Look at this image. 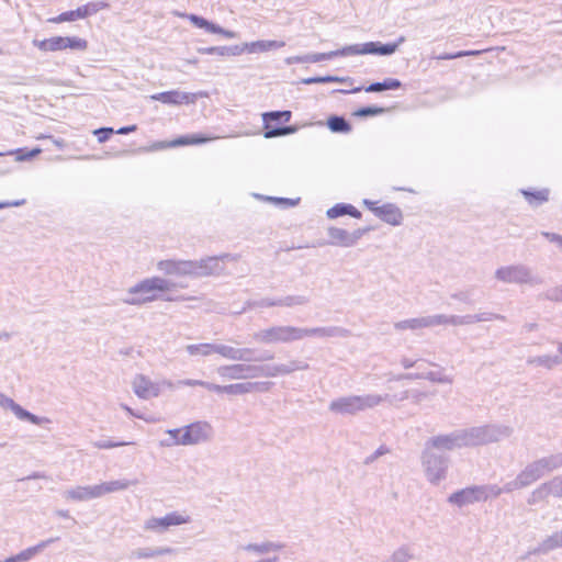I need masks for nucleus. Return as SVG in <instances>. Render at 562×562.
Instances as JSON below:
<instances>
[{
	"instance_id": "nucleus-1",
	"label": "nucleus",
	"mask_w": 562,
	"mask_h": 562,
	"mask_svg": "<svg viewBox=\"0 0 562 562\" xmlns=\"http://www.w3.org/2000/svg\"><path fill=\"white\" fill-rule=\"evenodd\" d=\"M308 368V363L303 360H290L288 363L278 364L234 363L217 367L216 373L224 380H247L259 376L277 378Z\"/></svg>"
},
{
	"instance_id": "nucleus-2",
	"label": "nucleus",
	"mask_w": 562,
	"mask_h": 562,
	"mask_svg": "<svg viewBox=\"0 0 562 562\" xmlns=\"http://www.w3.org/2000/svg\"><path fill=\"white\" fill-rule=\"evenodd\" d=\"M383 402H391L390 394H351L333 400L329 403L328 409L336 415L355 416L368 409H372Z\"/></svg>"
},
{
	"instance_id": "nucleus-3",
	"label": "nucleus",
	"mask_w": 562,
	"mask_h": 562,
	"mask_svg": "<svg viewBox=\"0 0 562 562\" xmlns=\"http://www.w3.org/2000/svg\"><path fill=\"white\" fill-rule=\"evenodd\" d=\"M464 448L483 446L508 438L513 428L506 425L488 424L460 429Z\"/></svg>"
},
{
	"instance_id": "nucleus-4",
	"label": "nucleus",
	"mask_w": 562,
	"mask_h": 562,
	"mask_svg": "<svg viewBox=\"0 0 562 562\" xmlns=\"http://www.w3.org/2000/svg\"><path fill=\"white\" fill-rule=\"evenodd\" d=\"M171 285V282L164 278H148L131 286L122 301L128 305H143L155 301L157 299L156 292L169 291Z\"/></svg>"
},
{
	"instance_id": "nucleus-5",
	"label": "nucleus",
	"mask_w": 562,
	"mask_h": 562,
	"mask_svg": "<svg viewBox=\"0 0 562 562\" xmlns=\"http://www.w3.org/2000/svg\"><path fill=\"white\" fill-rule=\"evenodd\" d=\"M449 463L450 459L447 454L428 447L425 442V448L422 453V464L426 477L431 484H439L446 479Z\"/></svg>"
},
{
	"instance_id": "nucleus-6",
	"label": "nucleus",
	"mask_w": 562,
	"mask_h": 562,
	"mask_svg": "<svg viewBox=\"0 0 562 562\" xmlns=\"http://www.w3.org/2000/svg\"><path fill=\"white\" fill-rule=\"evenodd\" d=\"M494 276L504 283L527 284L530 286L543 283V279L540 276L533 273L530 267L522 263L501 267L495 271Z\"/></svg>"
},
{
	"instance_id": "nucleus-7",
	"label": "nucleus",
	"mask_w": 562,
	"mask_h": 562,
	"mask_svg": "<svg viewBox=\"0 0 562 562\" xmlns=\"http://www.w3.org/2000/svg\"><path fill=\"white\" fill-rule=\"evenodd\" d=\"M254 339L263 345L291 344L301 340L300 327L272 325L254 334Z\"/></svg>"
},
{
	"instance_id": "nucleus-8",
	"label": "nucleus",
	"mask_w": 562,
	"mask_h": 562,
	"mask_svg": "<svg viewBox=\"0 0 562 562\" xmlns=\"http://www.w3.org/2000/svg\"><path fill=\"white\" fill-rule=\"evenodd\" d=\"M157 267L166 274L192 278L209 277L211 270L210 266L202 265L200 260H161Z\"/></svg>"
},
{
	"instance_id": "nucleus-9",
	"label": "nucleus",
	"mask_w": 562,
	"mask_h": 562,
	"mask_svg": "<svg viewBox=\"0 0 562 562\" xmlns=\"http://www.w3.org/2000/svg\"><path fill=\"white\" fill-rule=\"evenodd\" d=\"M562 468V452L546 456L528 463L522 470L532 484L546 474Z\"/></svg>"
},
{
	"instance_id": "nucleus-10",
	"label": "nucleus",
	"mask_w": 562,
	"mask_h": 562,
	"mask_svg": "<svg viewBox=\"0 0 562 562\" xmlns=\"http://www.w3.org/2000/svg\"><path fill=\"white\" fill-rule=\"evenodd\" d=\"M33 45L42 52H58L64 49L85 50L88 46L86 40L77 36H53L46 40H34Z\"/></svg>"
},
{
	"instance_id": "nucleus-11",
	"label": "nucleus",
	"mask_w": 562,
	"mask_h": 562,
	"mask_svg": "<svg viewBox=\"0 0 562 562\" xmlns=\"http://www.w3.org/2000/svg\"><path fill=\"white\" fill-rule=\"evenodd\" d=\"M213 428L207 422H194L184 426L181 446H195L212 438Z\"/></svg>"
},
{
	"instance_id": "nucleus-12",
	"label": "nucleus",
	"mask_w": 562,
	"mask_h": 562,
	"mask_svg": "<svg viewBox=\"0 0 562 562\" xmlns=\"http://www.w3.org/2000/svg\"><path fill=\"white\" fill-rule=\"evenodd\" d=\"M363 205L376 217L390 225L398 226L402 224L403 213L401 209L394 203H385L381 206H378L376 202L364 199Z\"/></svg>"
},
{
	"instance_id": "nucleus-13",
	"label": "nucleus",
	"mask_w": 562,
	"mask_h": 562,
	"mask_svg": "<svg viewBox=\"0 0 562 562\" xmlns=\"http://www.w3.org/2000/svg\"><path fill=\"white\" fill-rule=\"evenodd\" d=\"M190 522L189 516H183L178 512H172L164 517H151L145 521L144 528L156 532H164L172 526H179Z\"/></svg>"
},
{
	"instance_id": "nucleus-14",
	"label": "nucleus",
	"mask_w": 562,
	"mask_h": 562,
	"mask_svg": "<svg viewBox=\"0 0 562 562\" xmlns=\"http://www.w3.org/2000/svg\"><path fill=\"white\" fill-rule=\"evenodd\" d=\"M108 7V3L103 1H95V2H89L87 4H83L76 10L66 11L57 15L56 18H53L49 20V22L53 23H61V22H69L75 21L78 19H85L92 14H95L100 10Z\"/></svg>"
},
{
	"instance_id": "nucleus-15",
	"label": "nucleus",
	"mask_w": 562,
	"mask_h": 562,
	"mask_svg": "<svg viewBox=\"0 0 562 562\" xmlns=\"http://www.w3.org/2000/svg\"><path fill=\"white\" fill-rule=\"evenodd\" d=\"M369 231L370 228H358L349 233L342 228L329 227L327 229V234L330 238L328 244L341 247H352Z\"/></svg>"
},
{
	"instance_id": "nucleus-16",
	"label": "nucleus",
	"mask_w": 562,
	"mask_h": 562,
	"mask_svg": "<svg viewBox=\"0 0 562 562\" xmlns=\"http://www.w3.org/2000/svg\"><path fill=\"white\" fill-rule=\"evenodd\" d=\"M426 443L428 447L434 448L439 452L464 448L460 429L453 430L449 434L434 436L429 438Z\"/></svg>"
},
{
	"instance_id": "nucleus-17",
	"label": "nucleus",
	"mask_w": 562,
	"mask_h": 562,
	"mask_svg": "<svg viewBox=\"0 0 562 562\" xmlns=\"http://www.w3.org/2000/svg\"><path fill=\"white\" fill-rule=\"evenodd\" d=\"M484 501L485 496L476 485L459 490L448 497V502L450 504L457 505L458 507Z\"/></svg>"
},
{
	"instance_id": "nucleus-18",
	"label": "nucleus",
	"mask_w": 562,
	"mask_h": 562,
	"mask_svg": "<svg viewBox=\"0 0 562 562\" xmlns=\"http://www.w3.org/2000/svg\"><path fill=\"white\" fill-rule=\"evenodd\" d=\"M0 406L5 409H11L19 419L27 420L34 425H42L43 423L49 422L45 417L36 416L30 413L29 411L24 409L21 405H19L12 398L5 396L2 393H0Z\"/></svg>"
},
{
	"instance_id": "nucleus-19",
	"label": "nucleus",
	"mask_w": 562,
	"mask_h": 562,
	"mask_svg": "<svg viewBox=\"0 0 562 562\" xmlns=\"http://www.w3.org/2000/svg\"><path fill=\"white\" fill-rule=\"evenodd\" d=\"M301 339L306 337H318V338H345L349 336V330L339 326L328 327H313L305 328L300 327Z\"/></svg>"
},
{
	"instance_id": "nucleus-20",
	"label": "nucleus",
	"mask_w": 562,
	"mask_h": 562,
	"mask_svg": "<svg viewBox=\"0 0 562 562\" xmlns=\"http://www.w3.org/2000/svg\"><path fill=\"white\" fill-rule=\"evenodd\" d=\"M262 120H263V136L266 138L285 136V135H290L296 131V128L291 125L281 126L280 124L282 122H281L280 117L278 116L277 119H273V117L269 119L267 116V112L262 114Z\"/></svg>"
},
{
	"instance_id": "nucleus-21",
	"label": "nucleus",
	"mask_w": 562,
	"mask_h": 562,
	"mask_svg": "<svg viewBox=\"0 0 562 562\" xmlns=\"http://www.w3.org/2000/svg\"><path fill=\"white\" fill-rule=\"evenodd\" d=\"M151 99L156 100V101H160L165 104L180 105V104L194 103L196 95L193 93H189V92L170 90V91L156 93V94L151 95Z\"/></svg>"
},
{
	"instance_id": "nucleus-22",
	"label": "nucleus",
	"mask_w": 562,
	"mask_h": 562,
	"mask_svg": "<svg viewBox=\"0 0 562 562\" xmlns=\"http://www.w3.org/2000/svg\"><path fill=\"white\" fill-rule=\"evenodd\" d=\"M133 390L135 394L144 400L158 396L159 387L154 384L148 378L143 374H138L133 380Z\"/></svg>"
},
{
	"instance_id": "nucleus-23",
	"label": "nucleus",
	"mask_w": 562,
	"mask_h": 562,
	"mask_svg": "<svg viewBox=\"0 0 562 562\" xmlns=\"http://www.w3.org/2000/svg\"><path fill=\"white\" fill-rule=\"evenodd\" d=\"M271 382H241L226 385V394L243 395L252 392H266L270 389Z\"/></svg>"
},
{
	"instance_id": "nucleus-24",
	"label": "nucleus",
	"mask_w": 562,
	"mask_h": 562,
	"mask_svg": "<svg viewBox=\"0 0 562 562\" xmlns=\"http://www.w3.org/2000/svg\"><path fill=\"white\" fill-rule=\"evenodd\" d=\"M211 138L205 137L201 134H193V135H184L180 136L169 143L166 142H158L153 145L154 149H162L167 147H179V146H186V145H199L204 144L209 142Z\"/></svg>"
},
{
	"instance_id": "nucleus-25",
	"label": "nucleus",
	"mask_w": 562,
	"mask_h": 562,
	"mask_svg": "<svg viewBox=\"0 0 562 562\" xmlns=\"http://www.w3.org/2000/svg\"><path fill=\"white\" fill-rule=\"evenodd\" d=\"M64 496L67 499L76 501V502H86L93 498H99V490L98 485L91 486H76L67 490L64 493Z\"/></svg>"
},
{
	"instance_id": "nucleus-26",
	"label": "nucleus",
	"mask_w": 562,
	"mask_h": 562,
	"mask_svg": "<svg viewBox=\"0 0 562 562\" xmlns=\"http://www.w3.org/2000/svg\"><path fill=\"white\" fill-rule=\"evenodd\" d=\"M237 259H238L237 255L222 254L220 256H211V257L202 258V259H200V262L202 265H207L211 267V270L209 273V277H210V276L222 274L225 270V267H224L225 261H236Z\"/></svg>"
},
{
	"instance_id": "nucleus-27",
	"label": "nucleus",
	"mask_w": 562,
	"mask_h": 562,
	"mask_svg": "<svg viewBox=\"0 0 562 562\" xmlns=\"http://www.w3.org/2000/svg\"><path fill=\"white\" fill-rule=\"evenodd\" d=\"M285 45L282 41H256L251 43L240 44V48H243V53L247 52L249 54L258 53V52H268L271 49L282 48Z\"/></svg>"
},
{
	"instance_id": "nucleus-28",
	"label": "nucleus",
	"mask_w": 562,
	"mask_h": 562,
	"mask_svg": "<svg viewBox=\"0 0 562 562\" xmlns=\"http://www.w3.org/2000/svg\"><path fill=\"white\" fill-rule=\"evenodd\" d=\"M562 548V529L546 537L535 550L536 553L547 554Z\"/></svg>"
},
{
	"instance_id": "nucleus-29",
	"label": "nucleus",
	"mask_w": 562,
	"mask_h": 562,
	"mask_svg": "<svg viewBox=\"0 0 562 562\" xmlns=\"http://www.w3.org/2000/svg\"><path fill=\"white\" fill-rule=\"evenodd\" d=\"M527 364L535 367H542L547 370H552L557 366L562 364V358L558 355H541L529 357Z\"/></svg>"
},
{
	"instance_id": "nucleus-30",
	"label": "nucleus",
	"mask_w": 562,
	"mask_h": 562,
	"mask_svg": "<svg viewBox=\"0 0 562 562\" xmlns=\"http://www.w3.org/2000/svg\"><path fill=\"white\" fill-rule=\"evenodd\" d=\"M198 52L203 55L239 56L243 54L240 45L200 47Z\"/></svg>"
},
{
	"instance_id": "nucleus-31",
	"label": "nucleus",
	"mask_w": 562,
	"mask_h": 562,
	"mask_svg": "<svg viewBox=\"0 0 562 562\" xmlns=\"http://www.w3.org/2000/svg\"><path fill=\"white\" fill-rule=\"evenodd\" d=\"M326 214L329 218H337L344 215L360 218L362 215L353 205L347 203H337L333 207L328 209Z\"/></svg>"
},
{
	"instance_id": "nucleus-32",
	"label": "nucleus",
	"mask_w": 562,
	"mask_h": 562,
	"mask_svg": "<svg viewBox=\"0 0 562 562\" xmlns=\"http://www.w3.org/2000/svg\"><path fill=\"white\" fill-rule=\"evenodd\" d=\"M363 53L381 56H390L396 52V45L381 42H368L363 44Z\"/></svg>"
},
{
	"instance_id": "nucleus-33",
	"label": "nucleus",
	"mask_w": 562,
	"mask_h": 562,
	"mask_svg": "<svg viewBox=\"0 0 562 562\" xmlns=\"http://www.w3.org/2000/svg\"><path fill=\"white\" fill-rule=\"evenodd\" d=\"M136 481H128V480H115L111 482H104L101 484H98L99 495L102 497L105 494L119 492L128 488L131 485H135Z\"/></svg>"
},
{
	"instance_id": "nucleus-34",
	"label": "nucleus",
	"mask_w": 562,
	"mask_h": 562,
	"mask_svg": "<svg viewBox=\"0 0 562 562\" xmlns=\"http://www.w3.org/2000/svg\"><path fill=\"white\" fill-rule=\"evenodd\" d=\"M284 548V544L281 542L273 541H265L261 543H248L243 547V549L247 552H254L257 554H266L272 551H280Z\"/></svg>"
},
{
	"instance_id": "nucleus-35",
	"label": "nucleus",
	"mask_w": 562,
	"mask_h": 562,
	"mask_svg": "<svg viewBox=\"0 0 562 562\" xmlns=\"http://www.w3.org/2000/svg\"><path fill=\"white\" fill-rule=\"evenodd\" d=\"M56 540H58V538H50V539L41 541L40 543H37L34 547H30V548L21 551L20 553L14 555L16 562H26V561L31 560L33 557L38 554L42 550H44L46 547H48L50 543L55 542Z\"/></svg>"
},
{
	"instance_id": "nucleus-36",
	"label": "nucleus",
	"mask_w": 562,
	"mask_h": 562,
	"mask_svg": "<svg viewBox=\"0 0 562 562\" xmlns=\"http://www.w3.org/2000/svg\"><path fill=\"white\" fill-rule=\"evenodd\" d=\"M549 496H553V491L550 485V482H544L540 484L536 490H533L528 498L529 505H536L541 502L548 499Z\"/></svg>"
},
{
	"instance_id": "nucleus-37",
	"label": "nucleus",
	"mask_w": 562,
	"mask_h": 562,
	"mask_svg": "<svg viewBox=\"0 0 562 562\" xmlns=\"http://www.w3.org/2000/svg\"><path fill=\"white\" fill-rule=\"evenodd\" d=\"M415 558L413 549L408 544H402L395 549L383 562H409Z\"/></svg>"
},
{
	"instance_id": "nucleus-38",
	"label": "nucleus",
	"mask_w": 562,
	"mask_h": 562,
	"mask_svg": "<svg viewBox=\"0 0 562 562\" xmlns=\"http://www.w3.org/2000/svg\"><path fill=\"white\" fill-rule=\"evenodd\" d=\"M327 126L333 133L347 134L352 130L351 124L344 116L330 115L327 119Z\"/></svg>"
},
{
	"instance_id": "nucleus-39",
	"label": "nucleus",
	"mask_w": 562,
	"mask_h": 562,
	"mask_svg": "<svg viewBox=\"0 0 562 562\" xmlns=\"http://www.w3.org/2000/svg\"><path fill=\"white\" fill-rule=\"evenodd\" d=\"M402 87V82L395 78H386L381 82H372L364 90L367 92H381L384 90H396Z\"/></svg>"
},
{
	"instance_id": "nucleus-40",
	"label": "nucleus",
	"mask_w": 562,
	"mask_h": 562,
	"mask_svg": "<svg viewBox=\"0 0 562 562\" xmlns=\"http://www.w3.org/2000/svg\"><path fill=\"white\" fill-rule=\"evenodd\" d=\"M522 195L528 201V203L532 206H538L549 199V190H538V191H531V190H521Z\"/></svg>"
},
{
	"instance_id": "nucleus-41",
	"label": "nucleus",
	"mask_w": 562,
	"mask_h": 562,
	"mask_svg": "<svg viewBox=\"0 0 562 562\" xmlns=\"http://www.w3.org/2000/svg\"><path fill=\"white\" fill-rule=\"evenodd\" d=\"M42 151L41 148H33L31 150L26 148H18L14 150H9L8 153H0V156L4 155H14L16 161H29L40 155Z\"/></svg>"
},
{
	"instance_id": "nucleus-42",
	"label": "nucleus",
	"mask_w": 562,
	"mask_h": 562,
	"mask_svg": "<svg viewBox=\"0 0 562 562\" xmlns=\"http://www.w3.org/2000/svg\"><path fill=\"white\" fill-rule=\"evenodd\" d=\"M531 485L525 472L521 470L515 480L507 482L503 487V493H510Z\"/></svg>"
},
{
	"instance_id": "nucleus-43",
	"label": "nucleus",
	"mask_w": 562,
	"mask_h": 562,
	"mask_svg": "<svg viewBox=\"0 0 562 562\" xmlns=\"http://www.w3.org/2000/svg\"><path fill=\"white\" fill-rule=\"evenodd\" d=\"M279 306L282 307H294L299 305H306L310 303V299L306 295H286L278 297Z\"/></svg>"
},
{
	"instance_id": "nucleus-44",
	"label": "nucleus",
	"mask_w": 562,
	"mask_h": 562,
	"mask_svg": "<svg viewBox=\"0 0 562 562\" xmlns=\"http://www.w3.org/2000/svg\"><path fill=\"white\" fill-rule=\"evenodd\" d=\"M329 82H349L352 83V79L347 77H337V76H322V77H310L302 80L304 85H313V83H329Z\"/></svg>"
},
{
	"instance_id": "nucleus-45",
	"label": "nucleus",
	"mask_w": 562,
	"mask_h": 562,
	"mask_svg": "<svg viewBox=\"0 0 562 562\" xmlns=\"http://www.w3.org/2000/svg\"><path fill=\"white\" fill-rule=\"evenodd\" d=\"M273 306H279L278 299L265 297V299H260V300L247 301L245 303V306L243 307V310L237 312V314H241L247 308H255V307L266 308V307H273Z\"/></svg>"
},
{
	"instance_id": "nucleus-46",
	"label": "nucleus",
	"mask_w": 562,
	"mask_h": 562,
	"mask_svg": "<svg viewBox=\"0 0 562 562\" xmlns=\"http://www.w3.org/2000/svg\"><path fill=\"white\" fill-rule=\"evenodd\" d=\"M214 353L221 355L223 358L232 360V361H238V348L223 345V344H214Z\"/></svg>"
},
{
	"instance_id": "nucleus-47",
	"label": "nucleus",
	"mask_w": 562,
	"mask_h": 562,
	"mask_svg": "<svg viewBox=\"0 0 562 562\" xmlns=\"http://www.w3.org/2000/svg\"><path fill=\"white\" fill-rule=\"evenodd\" d=\"M186 350L191 356L200 355L206 357L210 356L211 353H214V344L204 342L196 345H188L186 347Z\"/></svg>"
},
{
	"instance_id": "nucleus-48",
	"label": "nucleus",
	"mask_w": 562,
	"mask_h": 562,
	"mask_svg": "<svg viewBox=\"0 0 562 562\" xmlns=\"http://www.w3.org/2000/svg\"><path fill=\"white\" fill-rule=\"evenodd\" d=\"M169 435V439H165L160 441V446L162 447H171V446H181L182 434L184 432V427L168 429L166 431Z\"/></svg>"
},
{
	"instance_id": "nucleus-49",
	"label": "nucleus",
	"mask_w": 562,
	"mask_h": 562,
	"mask_svg": "<svg viewBox=\"0 0 562 562\" xmlns=\"http://www.w3.org/2000/svg\"><path fill=\"white\" fill-rule=\"evenodd\" d=\"M255 351L256 350L252 348H238V361H265L273 359L272 353H267L266 356H262L260 358H254L252 355L255 353Z\"/></svg>"
},
{
	"instance_id": "nucleus-50",
	"label": "nucleus",
	"mask_w": 562,
	"mask_h": 562,
	"mask_svg": "<svg viewBox=\"0 0 562 562\" xmlns=\"http://www.w3.org/2000/svg\"><path fill=\"white\" fill-rule=\"evenodd\" d=\"M386 112L385 108L375 106V105H369V106H362L353 112V115L357 117H369V116H375L380 115Z\"/></svg>"
},
{
	"instance_id": "nucleus-51",
	"label": "nucleus",
	"mask_w": 562,
	"mask_h": 562,
	"mask_svg": "<svg viewBox=\"0 0 562 562\" xmlns=\"http://www.w3.org/2000/svg\"><path fill=\"white\" fill-rule=\"evenodd\" d=\"M394 327L398 330H404V329L415 330V329L424 328L423 317L411 318V319L397 322L394 324Z\"/></svg>"
},
{
	"instance_id": "nucleus-52",
	"label": "nucleus",
	"mask_w": 562,
	"mask_h": 562,
	"mask_svg": "<svg viewBox=\"0 0 562 562\" xmlns=\"http://www.w3.org/2000/svg\"><path fill=\"white\" fill-rule=\"evenodd\" d=\"M362 49H363V44H355V45L345 46L337 50H333V54H335V57L360 55V54L364 55L366 53H363Z\"/></svg>"
},
{
	"instance_id": "nucleus-53",
	"label": "nucleus",
	"mask_w": 562,
	"mask_h": 562,
	"mask_svg": "<svg viewBox=\"0 0 562 562\" xmlns=\"http://www.w3.org/2000/svg\"><path fill=\"white\" fill-rule=\"evenodd\" d=\"M479 53H480L479 50H460V52H456V53H443V54L436 56L435 58L439 59V60H451V59H457V58H461L464 56L477 55Z\"/></svg>"
},
{
	"instance_id": "nucleus-54",
	"label": "nucleus",
	"mask_w": 562,
	"mask_h": 562,
	"mask_svg": "<svg viewBox=\"0 0 562 562\" xmlns=\"http://www.w3.org/2000/svg\"><path fill=\"white\" fill-rule=\"evenodd\" d=\"M479 490L482 491V494L485 496V501L488 499L490 497H497L503 493L502 487H499L496 484L482 485L479 486Z\"/></svg>"
},
{
	"instance_id": "nucleus-55",
	"label": "nucleus",
	"mask_w": 562,
	"mask_h": 562,
	"mask_svg": "<svg viewBox=\"0 0 562 562\" xmlns=\"http://www.w3.org/2000/svg\"><path fill=\"white\" fill-rule=\"evenodd\" d=\"M131 557L135 558V559H151V558H156L157 557L156 548H139V549H136V550L132 551Z\"/></svg>"
},
{
	"instance_id": "nucleus-56",
	"label": "nucleus",
	"mask_w": 562,
	"mask_h": 562,
	"mask_svg": "<svg viewBox=\"0 0 562 562\" xmlns=\"http://www.w3.org/2000/svg\"><path fill=\"white\" fill-rule=\"evenodd\" d=\"M266 200L274 203L278 206H281L283 209L295 206L299 203V199H288V198H273V196H267Z\"/></svg>"
},
{
	"instance_id": "nucleus-57",
	"label": "nucleus",
	"mask_w": 562,
	"mask_h": 562,
	"mask_svg": "<svg viewBox=\"0 0 562 562\" xmlns=\"http://www.w3.org/2000/svg\"><path fill=\"white\" fill-rule=\"evenodd\" d=\"M333 58H335V54H333V50L328 53H313L305 55L306 63H318L323 60H329Z\"/></svg>"
},
{
	"instance_id": "nucleus-58",
	"label": "nucleus",
	"mask_w": 562,
	"mask_h": 562,
	"mask_svg": "<svg viewBox=\"0 0 562 562\" xmlns=\"http://www.w3.org/2000/svg\"><path fill=\"white\" fill-rule=\"evenodd\" d=\"M424 379L431 381V382H436V383H449V384L452 383V381H453L451 376L442 375L441 373L434 372V371H430V372L424 374Z\"/></svg>"
},
{
	"instance_id": "nucleus-59",
	"label": "nucleus",
	"mask_w": 562,
	"mask_h": 562,
	"mask_svg": "<svg viewBox=\"0 0 562 562\" xmlns=\"http://www.w3.org/2000/svg\"><path fill=\"white\" fill-rule=\"evenodd\" d=\"M540 297H544L549 301L560 302L562 301V286L549 289L542 293Z\"/></svg>"
},
{
	"instance_id": "nucleus-60",
	"label": "nucleus",
	"mask_w": 562,
	"mask_h": 562,
	"mask_svg": "<svg viewBox=\"0 0 562 562\" xmlns=\"http://www.w3.org/2000/svg\"><path fill=\"white\" fill-rule=\"evenodd\" d=\"M389 452H390V449L386 446L382 445L372 454L368 456L364 459L363 463L366 465H369V464L373 463L375 460H378L380 457H382Z\"/></svg>"
},
{
	"instance_id": "nucleus-61",
	"label": "nucleus",
	"mask_w": 562,
	"mask_h": 562,
	"mask_svg": "<svg viewBox=\"0 0 562 562\" xmlns=\"http://www.w3.org/2000/svg\"><path fill=\"white\" fill-rule=\"evenodd\" d=\"M475 318H476V323L488 322L492 319H498L502 322L506 321V317L502 314L487 313V312L475 314Z\"/></svg>"
},
{
	"instance_id": "nucleus-62",
	"label": "nucleus",
	"mask_w": 562,
	"mask_h": 562,
	"mask_svg": "<svg viewBox=\"0 0 562 562\" xmlns=\"http://www.w3.org/2000/svg\"><path fill=\"white\" fill-rule=\"evenodd\" d=\"M553 491V497L562 498V474L549 481Z\"/></svg>"
},
{
	"instance_id": "nucleus-63",
	"label": "nucleus",
	"mask_w": 562,
	"mask_h": 562,
	"mask_svg": "<svg viewBox=\"0 0 562 562\" xmlns=\"http://www.w3.org/2000/svg\"><path fill=\"white\" fill-rule=\"evenodd\" d=\"M113 133L114 130L112 127H100L93 131V134L98 137L99 143H105Z\"/></svg>"
},
{
	"instance_id": "nucleus-64",
	"label": "nucleus",
	"mask_w": 562,
	"mask_h": 562,
	"mask_svg": "<svg viewBox=\"0 0 562 562\" xmlns=\"http://www.w3.org/2000/svg\"><path fill=\"white\" fill-rule=\"evenodd\" d=\"M126 445H131V442H125V441H112V440H100V441H97L94 443V446L97 448H100V449H111V448H115V447H121V446H126Z\"/></svg>"
}]
</instances>
